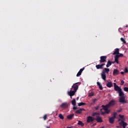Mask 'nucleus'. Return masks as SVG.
Listing matches in <instances>:
<instances>
[{
	"mask_svg": "<svg viewBox=\"0 0 128 128\" xmlns=\"http://www.w3.org/2000/svg\"><path fill=\"white\" fill-rule=\"evenodd\" d=\"M116 112H114L112 114V116L109 117V122L112 124L114 122V120H116Z\"/></svg>",
	"mask_w": 128,
	"mask_h": 128,
	"instance_id": "obj_1",
	"label": "nucleus"
},
{
	"mask_svg": "<svg viewBox=\"0 0 128 128\" xmlns=\"http://www.w3.org/2000/svg\"><path fill=\"white\" fill-rule=\"evenodd\" d=\"M78 83H75L74 84V85L72 86L71 90H74L73 91L75 92H76V91L78 90Z\"/></svg>",
	"mask_w": 128,
	"mask_h": 128,
	"instance_id": "obj_2",
	"label": "nucleus"
},
{
	"mask_svg": "<svg viewBox=\"0 0 128 128\" xmlns=\"http://www.w3.org/2000/svg\"><path fill=\"white\" fill-rule=\"evenodd\" d=\"M106 58H108V56H101L100 57V64H102V62H106Z\"/></svg>",
	"mask_w": 128,
	"mask_h": 128,
	"instance_id": "obj_3",
	"label": "nucleus"
},
{
	"mask_svg": "<svg viewBox=\"0 0 128 128\" xmlns=\"http://www.w3.org/2000/svg\"><path fill=\"white\" fill-rule=\"evenodd\" d=\"M119 124L122 126L123 128H126V126H128V123L124 122L123 120H122L119 123Z\"/></svg>",
	"mask_w": 128,
	"mask_h": 128,
	"instance_id": "obj_4",
	"label": "nucleus"
},
{
	"mask_svg": "<svg viewBox=\"0 0 128 128\" xmlns=\"http://www.w3.org/2000/svg\"><path fill=\"white\" fill-rule=\"evenodd\" d=\"M68 94L70 96V98H72L73 96H74L76 92L74 90H72V89H70V91H68Z\"/></svg>",
	"mask_w": 128,
	"mask_h": 128,
	"instance_id": "obj_5",
	"label": "nucleus"
},
{
	"mask_svg": "<svg viewBox=\"0 0 128 128\" xmlns=\"http://www.w3.org/2000/svg\"><path fill=\"white\" fill-rule=\"evenodd\" d=\"M104 66H106V64H101L96 65V68L97 70H102V68H104Z\"/></svg>",
	"mask_w": 128,
	"mask_h": 128,
	"instance_id": "obj_6",
	"label": "nucleus"
},
{
	"mask_svg": "<svg viewBox=\"0 0 128 128\" xmlns=\"http://www.w3.org/2000/svg\"><path fill=\"white\" fill-rule=\"evenodd\" d=\"M115 105L116 101L114 100H112L108 102L107 106H108L109 108H110V106H114Z\"/></svg>",
	"mask_w": 128,
	"mask_h": 128,
	"instance_id": "obj_7",
	"label": "nucleus"
},
{
	"mask_svg": "<svg viewBox=\"0 0 128 128\" xmlns=\"http://www.w3.org/2000/svg\"><path fill=\"white\" fill-rule=\"evenodd\" d=\"M94 120V118L92 116H89L87 118V120L86 122L89 123V122H92Z\"/></svg>",
	"mask_w": 128,
	"mask_h": 128,
	"instance_id": "obj_8",
	"label": "nucleus"
},
{
	"mask_svg": "<svg viewBox=\"0 0 128 128\" xmlns=\"http://www.w3.org/2000/svg\"><path fill=\"white\" fill-rule=\"evenodd\" d=\"M126 98L124 96H121L119 98L120 102H122V104H126V101L125 100Z\"/></svg>",
	"mask_w": 128,
	"mask_h": 128,
	"instance_id": "obj_9",
	"label": "nucleus"
},
{
	"mask_svg": "<svg viewBox=\"0 0 128 128\" xmlns=\"http://www.w3.org/2000/svg\"><path fill=\"white\" fill-rule=\"evenodd\" d=\"M102 78L104 80H106V73H104V71H102L101 73Z\"/></svg>",
	"mask_w": 128,
	"mask_h": 128,
	"instance_id": "obj_10",
	"label": "nucleus"
},
{
	"mask_svg": "<svg viewBox=\"0 0 128 128\" xmlns=\"http://www.w3.org/2000/svg\"><path fill=\"white\" fill-rule=\"evenodd\" d=\"M95 120L97 122H102V119L100 116H96Z\"/></svg>",
	"mask_w": 128,
	"mask_h": 128,
	"instance_id": "obj_11",
	"label": "nucleus"
},
{
	"mask_svg": "<svg viewBox=\"0 0 128 128\" xmlns=\"http://www.w3.org/2000/svg\"><path fill=\"white\" fill-rule=\"evenodd\" d=\"M100 112L102 116L104 114H110V112L108 109H107V110H106L105 112H102V109L100 110Z\"/></svg>",
	"mask_w": 128,
	"mask_h": 128,
	"instance_id": "obj_12",
	"label": "nucleus"
},
{
	"mask_svg": "<svg viewBox=\"0 0 128 128\" xmlns=\"http://www.w3.org/2000/svg\"><path fill=\"white\" fill-rule=\"evenodd\" d=\"M113 54H120V49L118 48L115 49L113 52Z\"/></svg>",
	"mask_w": 128,
	"mask_h": 128,
	"instance_id": "obj_13",
	"label": "nucleus"
},
{
	"mask_svg": "<svg viewBox=\"0 0 128 128\" xmlns=\"http://www.w3.org/2000/svg\"><path fill=\"white\" fill-rule=\"evenodd\" d=\"M60 106L62 108H66L68 106V104L66 102L63 103Z\"/></svg>",
	"mask_w": 128,
	"mask_h": 128,
	"instance_id": "obj_14",
	"label": "nucleus"
},
{
	"mask_svg": "<svg viewBox=\"0 0 128 128\" xmlns=\"http://www.w3.org/2000/svg\"><path fill=\"white\" fill-rule=\"evenodd\" d=\"M82 110H85L84 108H81L76 110L75 112V113L78 114H82Z\"/></svg>",
	"mask_w": 128,
	"mask_h": 128,
	"instance_id": "obj_15",
	"label": "nucleus"
},
{
	"mask_svg": "<svg viewBox=\"0 0 128 128\" xmlns=\"http://www.w3.org/2000/svg\"><path fill=\"white\" fill-rule=\"evenodd\" d=\"M102 110H108V108H110L109 106H108V104L105 106L102 105Z\"/></svg>",
	"mask_w": 128,
	"mask_h": 128,
	"instance_id": "obj_16",
	"label": "nucleus"
},
{
	"mask_svg": "<svg viewBox=\"0 0 128 128\" xmlns=\"http://www.w3.org/2000/svg\"><path fill=\"white\" fill-rule=\"evenodd\" d=\"M114 90L116 92H120L122 90V88H120V87H119L118 86H116V87L114 88Z\"/></svg>",
	"mask_w": 128,
	"mask_h": 128,
	"instance_id": "obj_17",
	"label": "nucleus"
},
{
	"mask_svg": "<svg viewBox=\"0 0 128 128\" xmlns=\"http://www.w3.org/2000/svg\"><path fill=\"white\" fill-rule=\"evenodd\" d=\"M120 74V71H118V70H114L113 72V74L114 76H117V74Z\"/></svg>",
	"mask_w": 128,
	"mask_h": 128,
	"instance_id": "obj_18",
	"label": "nucleus"
},
{
	"mask_svg": "<svg viewBox=\"0 0 128 128\" xmlns=\"http://www.w3.org/2000/svg\"><path fill=\"white\" fill-rule=\"evenodd\" d=\"M74 114H70L68 116H67V118L68 120H72V118H74Z\"/></svg>",
	"mask_w": 128,
	"mask_h": 128,
	"instance_id": "obj_19",
	"label": "nucleus"
},
{
	"mask_svg": "<svg viewBox=\"0 0 128 128\" xmlns=\"http://www.w3.org/2000/svg\"><path fill=\"white\" fill-rule=\"evenodd\" d=\"M102 72H104V74H108L110 72V68H104Z\"/></svg>",
	"mask_w": 128,
	"mask_h": 128,
	"instance_id": "obj_20",
	"label": "nucleus"
},
{
	"mask_svg": "<svg viewBox=\"0 0 128 128\" xmlns=\"http://www.w3.org/2000/svg\"><path fill=\"white\" fill-rule=\"evenodd\" d=\"M118 94H119V96L120 98L122 96H124V93L122 90L118 92Z\"/></svg>",
	"mask_w": 128,
	"mask_h": 128,
	"instance_id": "obj_21",
	"label": "nucleus"
},
{
	"mask_svg": "<svg viewBox=\"0 0 128 128\" xmlns=\"http://www.w3.org/2000/svg\"><path fill=\"white\" fill-rule=\"evenodd\" d=\"M106 86L108 88H112V82H108Z\"/></svg>",
	"mask_w": 128,
	"mask_h": 128,
	"instance_id": "obj_22",
	"label": "nucleus"
},
{
	"mask_svg": "<svg viewBox=\"0 0 128 128\" xmlns=\"http://www.w3.org/2000/svg\"><path fill=\"white\" fill-rule=\"evenodd\" d=\"M78 126H84V124L80 120H78Z\"/></svg>",
	"mask_w": 128,
	"mask_h": 128,
	"instance_id": "obj_23",
	"label": "nucleus"
},
{
	"mask_svg": "<svg viewBox=\"0 0 128 128\" xmlns=\"http://www.w3.org/2000/svg\"><path fill=\"white\" fill-rule=\"evenodd\" d=\"M112 65V62L110 60H108L107 62V64L106 65V68H110V66Z\"/></svg>",
	"mask_w": 128,
	"mask_h": 128,
	"instance_id": "obj_24",
	"label": "nucleus"
},
{
	"mask_svg": "<svg viewBox=\"0 0 128 128\" xmlns=\"http://www.w3.org/2000/svg\"><path fill=\"white\" fill-rule=\"evenodd\" d=\"M72 104L75 106L76 104V99L74 98L72 100Z\"/></svg>",
	"mask_w": 128,
	"mask_h": 128,
	"instance_id": "obj_25",
	"label": "nucleus"
},
{
	"mask_svg": "<svg viewBox=\"0 0 128 128\" xmlns=\"http://www.w3.org/2000/svg\"><path fill=\"white\" fill-rule=\"evenodd\" d=\"M97 85L98 86L100 90H102V84H100V82H97Z\"/></svg>",
	"mask_w": 128,
	"mask_h": 128,
	"instance_id": "obj_26",
	"label": "nucleus"
},
{
	"mask_svg": "<svg viewBox=\"0 0 128 128\" xmlns=\"http://www.w3.org/2000/svg\"><path fill=\"white\" fill-rule=\"evenodd\" d=\"M78 106H86V103L81 102L78 104Z\"/></svg>",
	"mask_w": 128,
	"mask_h": 128,
	"instance_id": "obj_27",
	"label": "nucleus"
},
{
	"mask_svg": "<svg viewBox=\"0 0 128 128\" xmlns=\"http://www.w3.org/2000/svg\"><path fill=\"white\" fill-rule=\"evenodd\" d=\"M58 116L60 118L61 120H64V116H62V114H59Z\"/></svg>",
	"mask_w": 128,
	"mask_h": 128,
	"instance_id": "obj_28",
	"label": "nucleus"
},
{
	"mask_svg": "<svg viewBox=\"0 0 128 128\" xmlns=\"http://www.w3.org/2000/svg\"><path fill=\"white\" fill-rule=\"evenodd\" d=\"M120 40L123 42V44H126V40L124 38H120Z\"/></svg>",
	"mask_w": 128,
	"mask_h": 128,
	"instance_id": "obj_29",
	"label": "nucleus"
},
{
	"mask_svg": "<svg viewBox=\"0 0 128 128\" xmlns=\"http://www.w3.org/2000/svg\"><path fill=\"white\" fill-rule=\"evenodd\" d=\"M94 92H90L89 94H88V96H94Z\"/></svg>",
	"mask_w": 128,
	"mask_h": 128,
	"instance_id": "obj_30",
	"label": "nucleus"
},
{
	"mask_svg": "<svg viewBox=\"0 0 128 128\" xmlns=\"http://www.w3.org/2000/svg\"><path fill=\"white\" fill-rule=\"evenodd\" d=\"M81 74H82V72H80V71H79L76 74V76H80Z\"/></svg>",
	"mask_w": 128,
	"mask_h": 128,
	"instance_id": "obj_31",
	"label": "nucleus"
},
{
	"mask_svg": "<svg viewBox=\"0 0 128 128\" xmlns=\"http://www.w3.org/2000/svg\"><path fill=\"white\" fill-rule=\"evenodd\" d=\"M124 72H126V73H127L128 72V69L127 68H125L124 69Z\"/></svg>",
	"mask_w": 128,
	"mask_h": 128,
	"instance_id": "obj_32",
	"label": "nucleus"
},
{
	"mask_svg": "<svg viewBox=\"0 0 128 128\" xmlns=\"http://www.w3.org/2000/svg\"><path fill=\"white\" fill-rule=\"evenodd\" d=\"M114 62H116V64H118V59H117L116 58H114Z\"/></svg>",
	"mask_w": 128,
	"mask_h": 128,
	"instance_id": "obj_33",
	"label": "nucleus"
},
{
	"mask_svg": "<svg viewBox=\"0 0 128 128\" xmlns=\"http://www.w3.org/2000/svg\"><path fill=\"white\" fill-rule=\"evenodd\" d=\"M124 92H128V87H124Z\"/></svg>",
	"mask_w": 128,
	"mask_h": 128,
	"instance_id": "obj_34",
	"label": "nucleus"
},
{
	"mask_svg": "<svg viewBox=\"0 0 128 128\" xmlns=\"http://www.w3.org/2000/svg\"><path fill=\"white\" fill-rule=\"evenodd\" d=\"M120 58L119 55H118V54H116V56H115L114 58H117V59H118V58Z\"/></svg>",
	"mask_w": 128,
	"mask_h": 128,
	"instance_id": "obj_35",
	"label": "nucleus"
},
{
	"mask_svg": "<svg viewBox=\"0 0 128 128\" xmlns=\"http://www.w3.org/2000/svg\"><path fill=\"white\" fill-rule=\"evenodd\" d=\"M96 114H98L96 112H94L92 114V116H94Z\"/></svg>",
	"mask_w": 128,
	"mask_h": 128,
	"instance_id": "obj_36",
	"label": "nucleus"
},
{
	"mask_svg": "<svg viewBox=\"0 0 128 128\" xmlns=\"http://www.w3.org/2000/svg\"><path fill=\"white\" fill-rule=\"evenodd\" d=\"M124 80H121L120 86H124Z\"/></svg>",
	"mask_w": 128,
	"mask_h": 128,
	"instance_id": "obj_37",
	"label": "nucleus"
},
{
	"mask_svg": "<svg viewBox=\"0 0 128 128\" xmlns=\"http://www.w3.org/2000/svg\"><path fill=\"white\" fill-rule=\"evenodd\" d=\"M118 56H119V58H122V56H124V54H119Z\"/></svg>",
	"mask_w": 128,
	"mask_h": 128,
	"instance_id": "obj_38",
	"label": "nucleus"
},
{
	"mask_svg": "<svg viewBox=\"0 0 128 128\" xmlns=\"http://www.w3.org/2000/svg\"><path fill=\"white\" fill-rule=\"evenodd\" d=\"M84 68H81L79 72H82L84 71Z\"/></svg>",
	"mask_w": 128,
	"mask_h": 128,
	"instance_id": "obj_39",
	"label": "nucleus"
},
{
	"mask_svg": "<svg viewBox=\"0 0 128 128\" xmlns=\"http://www.w3.org/2000/svg\"><path fill=\"white\" fill-rule=\"evenodd\" d=\"M119 116L120 118H124V116L123 115H121V114H119Z\"/></svg>",
	"mask_w": 128,
	"mask_h": 128,
	"instance_id": "obj_40",
	"label": "nucleus"
},
{
	"mask_svg": "<svg viewBox=\"0 0 128 128\" xmlns=\"http://www.w3.org/2000/svg\"><path fill=\"white\" fill-rule=\"evenodd\" d=\"M98 108H100V106H96V107H95V110H98Z\"/></svg>",
	"mask_w": 128,
	"mask_h": 128,
	"instance_id": "obj_41",
	"label": "nucleus"
},
{
	"mask_svg": "<svg viewBox=\"0 0 128 128\" xmlns=\"http://www.w3.org/2000/svg\"><path fill=\"white\" fill-rule=\"evenodd\" d=\"M44 120H46V115L44 116Z\"/></svg>",
	"mask_w": 128,
	"mask_h": 128,
	"instance_id": "obj_42",
	"label": "nucleus"
},
{
	"mask_svg": "<svg viewBox=\"0 0 128 128\" xmlns=\"http://www.w3.org/2000/svg\"><path fill=\"white\" fill-rule=\"evenodd\" d=\"M92 102L94 103L96 102V98L93 99Z\"/></svg>",
	"mask_w": 128,
	"mask_h": 128,
	"instance_id": "obj_43",
	"label": "nucleus"
},
{
	"mask_svg": "<svg viewBox=\"0 0 128 128\" xmlns=\"http://www.w3.org/2000/svg\"><path fill=\"white\" fill-rule=\"evenodd\" d=\"M114 88L118 86V85H116V84L114 83Z\"/></svg>",
	"mask_w": 128,
	"mask_h": 128,
	"instance_id": "obj_44",
	"label": "nucleus"
},
{
	"mask_svg": "<svg viewBox=\"0 0 128 128\" xmlns=\"http://www.w3.org/2000/svg\"><path fill=\"white\" fill-rule=\"evenodd\" d=\"M73 110H78V108L74 106L73 107Z\"/></svg>",
	"mask_w": 128,
	"mask_h": 128,
	"instance_id": "obj_45",
	"label": "nucleus"
},
{
	"mask_svg": "<svg viewBox=\"0 0 128 128\" xmlns=\"http://www.w3.org/2000/svg\"><path fill=\"white\" fill-rule=\"evenodd\" d=\"M120 74H124V72H120Z\"/></svg>",
	"mask_w": 128,
	"mask_h": 128,
	"instance_id": "obj_46",
	"label": "nucleus"
},
{
	"mask_svg": "<svg viewBox=\"0 0 128 128\" xmlns=\"http://www.w3.org/2000/svg\"><path fill=\"white\" fill-rule=\"evenodd\" d=\"M122 112V109L120 110H118L117 111L118 112Z\"/></svg>",
	"mask_w": 128,
	"mask_h": 128,
	"instance_id": "obj_47",
	"label": "nucleus"
},
{
	"mask_svg": "<svg viewBox=\"0 0 128 128\" xmlns=\"http://www.w3.org/2000/svg\"><path fill=\"white\" fill-rule=\"evenodd\" d=\"M116 128H122V127H120V126H116Z\"/></svg>",
	"mask_w": 128,
	"mask_h": 128,
	"instance_id": "obj_48",
	"label": "nucleus"
},
{
	"mask_svg": "<svg viewBox=\"0 0 128 128\" xmlns=\"http://www.w3.org/2000/svg\"><path fill=\"white\" fill-rule=\"evenodd\" d=\"M112 62V64H114V62H116L114 61V62Z\"/></svg>",
	"mask_w": 128,
	"mask_h": 128,
	"instance_id": "obj_49",
	"label": "nucleus"
},
{
	"mask_svg": "<svg viewBox=\"0 0 128 128\" xmlns=\"http://www.w3.org/2000/svg\"><path fill=\"white\" fill-rule=\"evenodd\" d=\"M78 98H78V97H77V98H76V100H78Z\"/></svg>",
	"mask_w": 128,
	"mask_h": 128,
	"instance_id": "obj_50",
	"label": "nucleus"
},
{
	"mask_svg": "<svg viewBox=\"0 0 128 128\" xmlns=\"http://www.w3.org/2000/svg\"><path fill=\"white\" fill-rule=\"evenodd\" d=\"M126 28H128V25H126Z\"/></svg>",
	"mask_w": 128,
	"mask_h": 128,
	"instance_id": "obj_51",
	"label": "nucleus"
},
{
	"mask_svg": "<svg viewBox=\"0 0 128 128\" xmlns=\"http://www.w3.org/2000/svg\"><path fill=\"white\" fill-rule=\"evenodd\" d=\"M46 128H50V126H46Z\"/></svg>",
	"mask_w": 128,
	"mask_h": 128,
	"instance_id": "obj_52",
	"label": "nucleus"
},
{
	"mask_svg": "<svg viewBox=\"0 0 128 128\" xmlns=\"http://www.w3.org/2000/svg\"><path fill=\"white\" fill-rule=\"evenodd\" d=\"M68 128H72V127L68 126Z\"/></svg>",
	"mask_w": 128,
	"mask_h": 128,
	"instance_id": "obj_53",
	"label": "nucleus"
}]
</instances>
